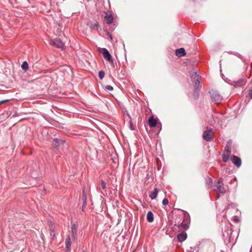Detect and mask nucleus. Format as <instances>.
I'll use <instances>...</instances> for the list:
<instances>
[{
    "label": "nucleus",
    "mask_w": 252,
    "mask_h": 252,
    "mask_svg": "<svg viewBox=\"0 0 252 252\" xmlns=\"http://www.w3.org/2000/svg\"><path fill=\"white\" fill-rule=\"evenodd\" d=\"M71 239L70 238V236L68 235L65 240V247L67 250H69L70 247L71 246Z\"/></svg>",
    "instance_id": "nucleus-20"
},
{
    "label": "nucleus",
    "mask_w": 252,
    "mask_h": 252,
    "mask_svg": "<svg viewBox=\"0 0 252 252\" xmlns=\"http://www.w3.org/2000/svg\"><path fill=\"white\" fill-rule=\"evenodd\" d=\"M110 38H111V39H112V37L111 35H110Z\"/></svg>",
    "instance_id": "nucleus-31"
},
{
    "label": "nucleus",
    "mask_w": 252,
    "mask_h": 252,
    "mask_svg": "<svg viewBox=\"0 0 252 252\" xmlns=\"http://www.w3.org/2000/svg\"><path fill=\"white\" fill-rule=\"evenodd\" d=\"M64 142V141L62 139L56 138L52 142V148L54 150H56L60 145L63 144Z\"/></svg>",
    "instance_id": "nucleus-6"
},
{
    "label": "nucleus",
    "mask_w": 252,
    "mask_h": 252,
    "mask_svg": "<svg viewBox=\"0 0 252 252\" xmlns=\"http://www.w3.org/2000/svg\"><path fill=\"white\" fill-rule=\"evenodd\" d=\"M215 186L217 188V190L218 192H219L221 194H224L225 192L226 189H225V188L224 187L223 185H220V181H218L217 182H216L215 183Z\"/></svg>",
    "instance_id": "nucleus-7"
},
{
    "label": "nucleus",
    "mask_w": 252,
    "mask_h": 252,
    "mask_svg": "<svg viewBox=\"0 0 252 252\" xmlns=\"http://www.w3.org/2000/svg\"><path fill=\"white\" fill-rule=\"evenodd\" d=\"M8 101V99H5V100L0 101V105L1 104H2V103H3L6 102H7Z\"/></svg>",
    "instance_id": "nucleus-29"
},
{
    "label": "nucleus",
    "mask_w": 252,
    "mask_h": 252,
    "mask_svg": "<svg viewBox=\"0 0 252 252\" xmlns=\"http://www.w3.org/2000/svg\"><path fill=\"white\" fill-rule=\"evenodd\" d=\"M101 188L102 189L105 190L106 188V185L105 182L103 180L101 181Z\"/></svg>",
    "instance_id": "nucleus-24"
},
{
    "label": "nucleus",
    "mask_w": 252,
    "mask_h": 252,
    "mask_svg": "<svg viewBox=\"0 0 252 252\" xmlns=\"http://www.w3.org/2000/svg\"><path fill=\"white\" fill-rule=\"evenodd\" d=\"M124 121L125 123H127V124L129 125L130 128L132 129V124H131V118L129 115V114L128 113L127 111H126L124 114Z\"/></svg>",
    "instance_id": "nucleus-9"
},
{
    "label": "nucleus",
    "mask_w": 252,
    "mask_h": 252,
    "mask_svg": "<svg viewBox=\"0 0 252 252\" xmlns=\"http://www.w3.org/2000/svg\"><path fill=\"white\" fill-rule=\"evenodd\" d=\"M157 124V119L154 118L153 116L149 119V126L151 127H154Z\"/></svg>",
    "instance_id": "nucleus-14"
},
{
    "label": "nucleus",
    "mask_w": 252,
    "mask_h": 252,
    "mask_svg": "<svg viewBox=\"0 0 252 252\" xmlns=\"http://www.w3.org/2000/svg\"><path fill=\"white\" fill-rule=\"evenodd\" d=\"M249 94L250 95V96L252 98V90H250L249 93Z\"/></svg>",
    "instance_id": "nucleus-30"
},
{
    "label": "nucleus",
    "mask_w": 252,
    "mask_h": 252,
    "mask_svg": "<svg viewBox=\"0 0 252 252\" xmlns=\"http://www.w3.org/2000/svg\"><path fill=\"white\" fill-rule=\"evenodd\" d=\"M192 252V251H189V252Z\"/></svg>",
    "instance_id": "nucleus-34"
},
{
    "label": "nucleus",
    "mask_w": 252,
    "mask_h": 252,
    "mask_svg": "<svg viewBox=\"0 0 252 252\" xmlns=\"http://www.w3.org/2000/svg\"><path fill=\"white\" fill-rule=\"evenodd\" d=\"M147 220L148 222H152L154 220V215L151 211H149L147 214Z\"/></svg>",
    "instance_id": "nucleus-19"
},
{
    "label": "nucleus",
    "mask_w": 252,
    "mask_h": 252,
    "mask_svg": "<svg viewBox=\"0 0 252 252\" xmlns=\"http://www.w3.org/2000/svg\"><path fill=\"white\" fill-rule=\"evenodd\" d=\"M211 97L212 100L216 103H219L222 99V96L217 92H212L211 94Z\"/></svg>",
    "instance_id": "nucleus-5"
},
{
    "label": "nucleus",
    "mask_w": 252,
    "mask_h": 252,
    "mask_svg": "<svg viewBox=\"0 0 252 252\" xmlns=\"http://www.w3.org/2000/svg\"><path fill=\"white\" fill-rule=\"evenodd\" d=\"M231 160L238 167H239L241 165V159L239 157L236 156H233L231 157Z\"/></svg>",
    "instance_id": "nucleus-10"
},
{
    "label": "nucleus",
    "mask_w": 252,
    "mask_h": 252,
    "mask_svg": "<svg viewBox=\"0 0 252 252\" xmlns=\"http://www.w3.org/2000/svg\"><path fill=\"white\" fill-rule=\"evenodd\" d=\"M229 158V154H223L222 155V160L223 162H227Z\"/></svg>",
    "instance_id": "nucleus-22"
},
{
    "label": "nucleus",
    "mask_w": 252,
    "mask_h": 252,
    "mask_svg": "<svg viewBox=\"0 0 252 252\" xmlns=\"http://www.w3.org/2000/svg\"><path fill=\"white\" fill-rule=\"evenodd\" d=\"M50 45H54L59 48L63 49L64 46V44L59 38H55L53 40H51L49 42Z\"/></svg>",
    "instance_id": "nucleus-4"
},
{
    "label": "nucleus",
    "mask_w": 252,
    "mask_h": 252,
    "mask_svg": "<svg viewBox=\"0 0 252 252\" xmlns=\"http://www.w3.org/2000/svg\"><path fill=\"white\" fill-rule=\"evenodd\" d=\"M105 90L109 91H112L113 90V88L110 85H107L105 87Z\"/></svg>",
    "instance_id": "nucleus-25"
},
{
    "label": "nucleus",
    "mask_w": 252,
    "mask_h": 252,
    "mask_svg": "<svg viewBox=\"0 0 252 252\" xmlns=\"http://www.w3.org/2000/svg\"><path fill=\"white\" fill-rule=\"evenodd\" d=\"M213 135L214 132L212 129H207L203 133V138L205 140L210 141L213 139Z\"/></svg>",
    "instance_id": "nucleus-3"
},
{
    "label": "nucleus",
    "mask_w": 252,
    "mask_h": 252,
    "mask_svg": "<svg viewBox=\"0 0 252 252\" xmlns=\"http://www.w3.org/2000/svg\"><path fill=\"white\" fill-rule=\"evenodd\" d=\"M234 220H235V221H237V220H236V219H234Z\"/></svg>",
    "instance_id": "nucleus-33"
},
{
    "label": "nucleus",
    "mask_w": 252,
    "mask_h": 252,
    "mask_svg": "<svg viewBox=\"0 0 252 252\" xmlns=\"http://www.w3.org/2000/svg\"><path fill=\"white\" fill-rule=\"evenodd\" d=\"M82 200H83V204L82 206V211L83 212L85 211L87 205V195L85 193V191H83V196H82Z\"/></svg>",
    "instance_id": "nucleus-17"
},
{
    "label": "nucleus",
    "mask_w": 252,
    "mask_h": 252,
    "mask_svg": "<svg viewBox=\"0 0 252 252\" xmlns=\"http://www.w3.org/2000/svg\"><path fill=\"white\" fill-rule=\"evenodd\" d=\"M105 75V73L103 71L100 70L98 72V77L100 79H102Z\"/></svg>",
    "instance_id": "nucleus-23"
},
{
    "label": "nucleus",
    "mask_w": 252,
    "mask_h": 252,
    "mask_svg": "<svg viewBox=\"0 0 252 252\" xmlns=\"http://www.w3.org/2000/svg\"><path fill=\"white\" fill-rule=\"evenodd\" d=\"M102 55H103V58L105 59H106V60H107L109 62H110V61L113 62L112 60H111V55H110L109 51L107 49H104L103 51L102 52Z\"/></svg>",
    "instance_id": "nucleus-11"
},
{
    "label": "nucleus",
    "mask_w": 252,
    "mask_h": 252,
    "mask_svg": "<svg viewBox=\"0 0 252 252\" xmlns=\"http://www.w3.org/2000/svg\"><path fill=\"white\" fill-rule=\"evenodd\" d=\"M190 78L193 84V86L195 90L193 96L195 99H197L199 96L198 91L200 90L201 89L200 81L199 79L198 74L197 73V70L195 69H192L190 72Z\"/></svg>",
    "instance_id": "nucleus-1"
},
{
    "label": "nucleus",
    "mask_w": 252,
    "mask_h": 252,
    "mask_svg": "<svg viewBox=\"0 0 252 252\" xmlns=\"http://www.w3.org/2000/svg\"><path fill=\"white\" fill-rule=\"evenodd\" d=\"M184 219L180 224L178 225V227L180 230H186L189 227L190 223L189 215L187 212H183Z\"/></svg>",
    "instance_id": "nucleus-2"
},
{
    "label": "nucleus",
    "mask_w": 252,
    "mask_h": 252,
    "mask_svg": "<svg viewBox=\"0 0 252 252\" xmlns=\"http://www.w3.org/2000/svg\"><path fill=\"white\" fill-rule=\"evenodd\" d=\"M98 27V24L97 23L94 24V25H92L91 26V28L92 29H97Z\"/></svg>",
    "instance_id": "nucleus-28"
},
{
    "label": "nucleus",
    "mask_w": 252,
    "mask_h": 252,
    "mask_svg": "<svg viewBox=\"0 0 252 252\" xmlns=\"http://www.w3.org/2000/svg\"><path fill=\"white\" fill-rule=\"evenodd\" d=\"M187 237V234L186 232H181L177 235V238L180 242L184 241Z\"/></svg>",
    "instance_id": "nucleus-12"
},
{
    "label": "nucleus",
    "mask_w": 252,
    "mask_h": 252,
    "mask_svg": "<svg viewBox=\"0 0 252 252\" xmlns=\"http://www.w3.org/2000/svg\"><path fill=\"white\" fill-rule=\"evenodd\" d=\"M158 191L159 190L158 189L155 188L153 190L150 192L149 196L152 200L155 199L156 198Z\"/></svg>",
    "instance_id": "nucleus-16"
},
{
    "label": "nucleus",
    "mask_w": 252,
    "mask_h": 252,
    "mask_svg": "<svg viewBox=\"0 0 252 252\" xmlns=\"http://www.w3.org/2000/svg\"><path fill=\"white\" fill-rule=\"evenodd\" d=\"M82 252H86L85 250L82 251Z\"/></svg>",
    "instance_id": "nucleus-32"
},
{
    "label": "nucleus",
    "mask_w": 252,
    "mask_h": 252,
    "mask_svg": "<svg viewBox=\"0 0 252 252\" xmlns=\"http://www.w3.org/2000/svg\"><path fill=\"white\" fill-rule=\"evenodd\" d=\"M168 203V200L166 198H164L162 201V204L164 206L167 205Z\"/></svg>",
    "instance_id": "nucleus-27"
},
{
    "label": "nucleus",
    "mask_w": 252,
    "mask_h": 252,
    "mask_svg": "<svg viewBox=\"0 0 252 252\" xmlns=\"http://www.w3.org/2000/svg\"><path fill=\"white\" fill-rule=\"evenodd\" d=\"M176 55L179 57H183L186 55L185 50L184 48H180L176 50Z\"/></svg>",
    "instance_id": "nucleus-15"
},
{
    "label": "nucleus",
    "mask_w": 252,
    "mask_h": 252,
    "mask_svg": "<svg viewBox=\"0 0 252 252\" xmlns=\"http://www.w3.org/2000/svg\"><path fill=\"white\" fill-rule=\"evenodd\" d=\"M104 18L105 22L107 24L110 25V24H112L113 22V20H114L113 17L112 15V14L109 12H107L105 13V16H104Z\"/></svg>",
    "instance_id": "nucleus-8"
},
{
    "label": "nucleus",
    "mask_w": 252,
    "mask_h": 252,
    "mask_svg": "<svg viewBox=\"0 0 252 252\" xmlns=\"http://www.w3.org/2000/svg\"><path fill=\"white\" fill-rule=\"evenodd\" d=\"M250 252H252V250L250 251Z\"/></svg>",
    "instance_id": "nucleus-35"
},
{
    "label": "nucleus",
    "mask_w": 252,
    "mask_h": 252,
    "mask_svg": "<svg viewBox=\"0 0 252 252\" xmlns=\"http://www.w3.org/2000/svg\"><path fill=\"white\" fill-rule=\"evenodd\" d=\"M246 81L244 79H241L237 81L234 82V86L236 87H240L244 86L246 84Z\"/></svg>",
    "instance_id": "nucleus-13"
},
{
    "label": "nucleus",
    "mask_w": 252,
    "mask_h": 252,
    "mask_svg": "<svg viewBox=\"0 0 252 252\" xmlns=\"http://www.w3.org/2000/svg\"><path fill=\"white\" fill-rule=\"evenodd\" d=\"M225 152L227 153V154H230L231 153V148L228 145L225 147Z\"/></svg>",
    "instance_id": "nucleus-26"
},
{
    "label": "nucleus",
    "mask_w": 252,
    "mask_h": 252,
    "mask_svg": "<svg viewBox=\"0 0 252 252\" xmlns=\"http://www.w3.org/2000/svg\"><path fill=\"white\" fill-rule=\"evenodd\" d=\"M22 68L24 70H27L28 69L29 65L26 61H24L22 64Z\"/></svg>",
    "instance_id": "nucleus-21"
},
{
    "label": "nucleus",
    "mask_w": 252,
    "mask_h": 252,
    "mask_svg": "<svg viewBox=\"0 0 252 252\" xmlns=\"http://www.w3.org/2000/svg\"><path fill=\"white\" fill-rule=\"evenodd\" d=\"M71 232L72 238L75 239L77 235V226L75 224H72L71 225Z\"/></svg>",
    "instance_id": "nucleus-18"
}]
</instances>
